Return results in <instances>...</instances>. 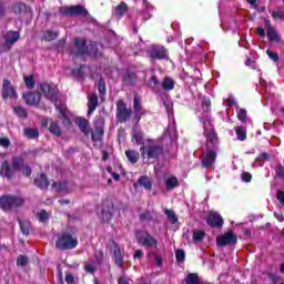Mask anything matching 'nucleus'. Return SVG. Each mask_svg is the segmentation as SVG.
Listing matches in <instances>:
<instances>
[{"instance_id":"nucleus-1","label":"nucleus","mask_w":284,"mask_h":284,"mask_svg":"<svg viewBox=\"0 0 284 284\" xmlns=\"http://www.w3.org/2000/svg\"><path fill=\"white\" fill-rule=\"evenodd\" d=\"M17 172H22L23 176H27V179L32 176V168H30V164L26 163V160L21 156L11 158V162L4 160L0 165V176H2V179L12 181Z\"/></svg>"},{"instance_id":"nucleus-2","label":"nucleus","mask_w":284,"mask_h":284,"mask_svg":"<svg viewBox=\"0 0 284 284\" xmlns=\"http://www.w3.org/2000/svg\"><path fill=\"white\" fill-rule=\"evenodd\" d=\"M70 54L72 57H92V59L99 58V48L97 43H90L88 47V40L83 38H75L74 39V47L70 49Z\"/></svg>"},{"instance_id":"nucleus-3","label":"nucleus","mask_w":284,"mask_h":284,"mask_svg":"<svg viewBox=\"0 0 284 284\" xmlns=\"http://www.w3.org/2000/svg\"><path fill=\"white\" fill-rule=\"evenodd\" d=\"M60 17H83L88 21H94V17L90 16V12L82 4H75L71 7H60Z\"/></svg>"},{"instance_id":"nucleus-4","label":"nucleus","mask_w":284,"mask_h":284,"mask_svg":"<svg viewBox=\"0 0 284 284\" xmlns=\"http://www.w3.org/2000/svg\"><path fill=\"white\" fill-rule=\"evenodd\" d=\"M79 245V240L68 231H63L58 234V240L55 241V248L60 252H65V250H74Z\"/></svg>"},{"instance_id":"nucleus-5","label":"nucleus","mask_w":284,"mask_h":284,"mask_svg":"<svg viewBox=\"0 0 284 284\" xmlns=\"http://www.w3.org/2000/svg\"><path fill=\"white\" fill-rule=\"evenodd\" d=\"M26 199H23L21 195L7 194L0 197V207L4 212H10V210L22 207Z\"/></svg>"},{"instance_id":"nucleus-6","label":"nucleus","mask_w":284,"mask_h":284,"mask_svg":"<svg viewBox=\"0 0 284 284\" xmlns=\"http://www.w3.org/2000/svg\"><path fill=\"white\" fill-rule=\"evenodd\" d=\"M142 159H154L159 161L160 156H163L164 149L161 144H149L140 148Z\"/></svg>"},{"instance_id":"nucleus-7","label":"nucleus","mask_w":284,"mask_h":284,"mask_svg":"<svg viewBox=\"0 0 284 284\" xmlns=\"http://www.w3.org/2000/svg\"><path fill=\"white\" fill-rule=\"evenodd\" d=\"M146 54L150 61H168L170 59V51L161 44H153L148 49Z\"/></svg>"},{"instance_id":"nucleus-8","label":"nucleus","mask_w":284,"mask_h":284,"mask_svg":"<svg viewBox=\"0 0 284 284\" xmlns=\"http://www.w3.org/2000/svg\"><path fill=\"white\" fill-rule=\"evenodd\" d=\"M115 116L118 123H125L132 119V109H128V103L123 100L116 102Z\"/></svg>"},{"instance_id":"nucleus-9","label":"nucleus","mask_w":284,"mask_h":284,"mask_svg":"<svg viewBox=\"0 0 284 284\" xmlns=\"http://www.w3.org/2000/svg\"><path fill=\"white\" fill-rule=\"evenodd\" d=\"M239 243V236L234 232L229 231L216 237L219 247H226V245L234 246Z\"/></svg>"},{"instance_id":"nucleus-10","label":"nucleus","mask_w":284,"mask_h":284,"mask_svg":"<svg viewBox=\"0 0 284 284\" xmlns=\"http://www.w3.org/2000/svg\"><path fill=\"white\" fill-rule=\"evenodd\" d=\"M1 97L3 101H8V99H19L17 88H14V85H12V82H10V80L8 79H4L2 81Z\"/></svg>"},{"instance_id":"nucleus-11","label":"nucleus","mask_w":284,"mask_h":284,"mask_svg":"<svg viewBox=\"0 0 284 284\" xmlns=\"http://www.w3.org/2000/svg\"><path fill=\"white\" fill-rule=\"evenodd\" d=\"M94 125V131H91V140L93 143H99V141L103 140V134H105V130L103 129L105 122L103 121V118L99 116L95 119Z\"/></svg>"},{"instance_id":"nucleus-12","label":"nucleus","mask_w":284,"mask_h":284,"mask_svg":"<svg viewBox=\"0 0 284 284\" xmlns=\"http://www.w3.org/2000/svg\"><path fill=\"white\" fill-rule=\"evenodd\" d=\"M102 223H110L112 216H114V203L111 200L102 201Z\"/></svg>"},{"instance_id":"nucleus-13","label":"nucleus","mask_w":284,"mask_h":284,"mask_svg":"<svg viewBox=\"0 0 284 284\" xmlns=\"http://www.w3.org/2000/svg\"><path fill=\"white\" fill-rule=\"evenodd\" d=\"M203 136L206 139V149L219 150V133L216 131H203Z\"/></svg>"},{"instance_id":"nucleus-14","label":"nucleus","mask_w":284,"mask_h":284,"mask_svg":"<svg viewBox=\"0 0 284 284\" xmlns=\"http://www.w3.org/2000/svg\"><path fill=\"white\" fill-rule=\"evenodd\" d=\"M216 152H219V149L206 148V153L202 158V168H212L216 163V156H219Z\"/></svg>"},{"instance_id":"nucleus-15","label":"nucleus","mask_w":284,"mask_h":284,"mask_svg":"<svg viewBox=\"0 0 284 284\" xmlns=\"http://www.w3.org/2000/svg\"><path fill=\"white\" fill-rule=\"evenodd\" d=\"M225 221L223 220V216L216 212H210L209 215L206 216V224L210 227H214L217 230H221L223 227Z\"/></svg>"},{"instance_id":"nucleus-16","label":"nucleus","mask_w":284,"mask_h":284,"mask_svg":"<svg viewBox=\"0 0 284 284\" xmlns=\"http://www.w3.org/2000/svg\"><path fill=\"white\" fill-rule=\"evenodd\" d=\"M264 28L266 30L268 41L272 43H278V41H281V37L276 32V29L272 26V22L267 18L264 19Z\"/></svg>"},{"instance_id":"nucleus-17","label":"nucleus","mask_w":284,"mask_h":284,"mask_svg":"<svg viewBox=\"0 0 284 284\" xmlns=\"http://www.w3.org/2000/svg\"><path fill=\"white\" fill-rule=\"evenodd\" d=\"M22 99H23L26 105H33L37 108L39 105V103H41V93L28 91L22 94Z\"/></svg>"},{"instance_id":"nucleus-18","label":"nucleus","mask_w":284,"mask_h":284,"mask_svg":"<svg viewBox=\"0 0 284 284\" xmlns=\"http://www.w3.org/2000/svg\"><path fill=\"white\" fill-rule=\"evenodd\" d=\"M40 91L49 99V101H57V88L50 85L47 82L40 83Z\"/></svg>"},{"instance_id":"nucleus-19","label":"nucleus","mask_w":284,"mask_h":284,"mask_svg":"<svg viewBox=\"0 0 284 284\" xmlns=\"http://www.w3.org/2000/svg\"><path fill=\"white\" fill-rule=\"evenodd\" d=\"M138 241L144 247H159V241H156V239H154L149 232L139 236Z\"/></svg>"},{"instance_id":"nucleus-20","label":"nucleus","mask_w":284,"mask_h":284,"mask_svg":"<svg viewBox=\"0 0 284 284\" xmlns=\"http://www.w3.org/2000/svg\"><path fill=\"white\" fill-rule=\"evenodd\" d=\"M113 243V261L114 264L120 267L122 270L123 267V263H125V261L123 260V253H121V246H119V244H116V242H114V240H112Z\"/></svg>"},{"instance_id":"nucleus-21","label":"nucleus","mask_w":284,"mask_h":284,"mask_svg":"<svg viewBox=\"0 0 284 284\" xmlns=\"http://www.w3.org/2000/svg\"><path fill=\"white\" fill-rule=\"evenodd\" d=\"M75 124L78 125L82 134H84V136H88L90 134V122H88V119L78 116L75 118Z\"/></svg>"},{"instance_id":"nucleus-22","label":"nucleus","mask_w":284,"mask_h":284,"mask_svg":"<svg viewBox=\"0 0 284 284\" xmlns=\"http://www.w3.org/2000/svg\"><path fill=\"white\" fill-rule=\"evenodd\" d=\"M123 83L130 88H134L139 83V77L134 72L126 71L123 74Z\"/></svg>"},{"instance_id":"nucleus-23","label":"nucleus","mask_w":284,"mask_h":284,"mask_svg":"<svg viewBox=\"0 0 284 284\" xmlns=\"http://www.w3.org/2000/svg\"><path fill=\"white\" fill-rule=\"evenodd\" d=\"M33 183L39 190H48L50 187V181L45 173H41L39 178H36Z\"/></svg>"},{"instance_id":"nucleus-24","label":"nucleus","mask_w":284,"mask_h":284,"mask_svg":"<svg viewBox=\"0 0 284 284\" xmlns=\"http://www.w3.org/2000/svg\"><path fill=\"white\" fill-rule=\"evenodd\" d=\"M99 106V95L97 93H91L88 102V115L94 114V110Z\"/></svg>"},{"instance_id":"nucleus-25","label":"nucleus","mask_w":284,"mask_h":284,"mask_svg":"<svg viewBox=\"0 0 284 284\" xmlns=\"http://www.w3.org/2000/svg\"><path fill=\"white\" fill-rule=\"evenodd\" d=\"M11 9L16 14H28V10H30L26 2H14Z\"/></svg>"},{"instance_id":"nucleus-26","label":"nucleus","mask_w":284,"mask_h":284,"mask_svg":"<svg viewBox=\"0 0 284 284\" xmlns=\"http://www.w3.org/2000/svg\"><path fill=\"white\" fill-rule=\"evenodd\" d=\"M133 112L134 114H148V111L143 109V105L141 104V97L134 95L133 98Z\"/></svg>"},{"instance_id":"nucleus-27","label":"nucleus","mask_w":284,"mask_h":284,"mask_svg":"<svg viewBox=\"0 0 284 284\" xmlns=\"http://www.w3.org/2000/svg\"><path fill=\"white\" fill-rule=\"evenodd\" d=\"M138 184L141 187H144V190H146L148 192H150V190H152V179L148 175H142L138 179Z\"/></svg>"},{"instance_id":"nucleus-28","label":"nucleus","mask_w":284,"mask_h":284,"mask_svg":"<svg viewBox=\"0 0 284 284\" xmlns=\"http://www.w3.org/2000/svg\"><path fill=\"white\" fill-rule=\"evenodd\" d=\"M184 282L186 284H205V282L201 281L199 273H189L185 276Z\"/></svg>"},{"instance_id":"nucleus-29","label":"nucleus","mask_w":284,"mask_h":284,"mask_svg":"<svg viewBox=\"0 0 284 284\" xmlns=\"http://www.w3.org/2000/svg\"><path fill=\"white\" fill-rule=\"evenodd\" d=\"M19 39H21V33H19V31H9L4 37L6 43H11V44L17 43Z\"/></svg>"},{"instance_id":"nucleus-30","label":"nucleus","mask_w":284,"mask_h":284,"mask_svg":"<svg viewBox=\"0 0 284 284\" xmlns=\"http://www.w3.org/2000/svg\"><path fill=\"white\" fill-rule=\"evenodd\" d=\"M18 223L23 236H30V221L18 217Z\"/></svg>"},{"instance_id":"nucleus-31","label":"nucleus","mask_w":284,"mask_h":284,"mask_svg":"<svg viewBox=\"0 0 284 284\" xmlns=\"http://www.w3.org/2000/svg\"><path fill=\"white\" fill-rule=\"evenodd\" d=\"M164 184L166 190H174L175 187H179V178L178 176H169L164 180Z\"/></svg>"},{"instance_id":"nucleus-32","label":"nucleus","mask_w":284,"mask_h":284,"mask_svg":"<svg viewBox=\"0 0 284 284\" xmlns=\"http://www.w3.org/2000/svg\"><path fill=\"white\" fill-rule=\"evenodd\" d=\"M174 85H176V82L170 77H165L162 81V88L166 92H172V90H174Z\"/></svg>"},{"instance_id":"nucleus-33","label":"nucleus","mask_w":284,"mask_h":284,"mask_svg":"<svg viewBox=\"0 0 284 284\" xmlns=\"http://www.w3.org/2000/svg\"><path fill=\"white\" fill-rule=\"evenodd\" d=\"M129 10H130V7H128V3L121 2L120 4H118L115 7L114 12H115L116 17L121 18V17H125V14H128Z\"/></svg>"},{"instance_id":"nucleus-34","label":"nucleus","mask_w":284,"mask_h":284,"mask_svg":"<svg viewBox=\"0 0 284 284\" xmlns=\"http://www.w3.org/2000/svg\"><path fill=\"white\" fill-rule=\"evenodd\" d=\"M164 214H165L168 221H170V223H172V225H176V223H179V216L176 215L174 210L164 209Z\"/></svg>"},{"instance_id":"nucleus-35","label":"nucleus","mask_w":284,"mask_h":284,"mask_svg":"<svg viewBox=\"0 0 284 284\" xmlns=\"http://www.w3.org/2000/svg\"><path fill=\"white\" fill-rule=\"evenodd\" d=\"M97 85H98L100 98L103 99V97L108 94V88L105 87V80L103 79V77L100 75Z\"/></svg>"},{"instance_id":"nucleus-36","label":"nucleus","mask_w":284,"mask_h":284,"mask_svg":"<svg viewBox=\"0 0 284 284\" xmlns=\"http://www.w3.org/2000/svg\"><path fill=\"white\" fill-rule=\"evenodd\" d=\"M125 156L128 159V161H130V163H138L139 159L141 156V154H139V152L134 151V150H128L125 151Z\"/></svg>"},{"instance_id":"nucleus-37","label":"nucleus","mask_w":284,"mask_h":284,"mask_svg":"<svg viewBox=\"0 0 284 284\" xmlns=\"http://www.w3.org/2000/svg\"><path fill=\"white\" fill-rule=\"evenodd\" d=\"M52 187H55L58 192H65L68 194L70 192V186L68 185V181L54 182Z\"/></svg>"},{"instance_id":"nucleus-38","label":"nucleus","mask_w":284,"mask_h":284,"mask_svg":"<svg viewBox=\"0 0 284 284\" xmlns=\"http://www.w3.org/2000/svg\"><path fill=\"white\" fill-rule=\"evenodd\" d=\"M234 130L237 141H245V139H247V129L245 126H235Z\"/></svg>"},{"instance_id":"nucleus-39","label":"nucleus","mask_w":284,"mask_h":284,"mask_svg":"<svg viewBox=\"0 0 284 284\" xmlns=\"http://www.w3.org/2000/svg\"><path fill=\"white\" fill-rule=\"evenodd\" d=\"M59 37V31H52V30H47L43 33V41H54V39H58Z\"/></svg>"},{"instance_id":"nucleus-40","label":"nucleus","mask_w":284,"mask_h":284,"mask_svg":"<svg viewBox=\"0 0 284 284\" xmlns=\"http://www.w3.org/2000/svg\"><path fill=\"white\" fill-rule=\"evenodd\" d=\"M13 112L19 119H28V110L21 105L13 106Z\"/></svg>"},{"instance_id":"nucleus-41","label":"nucleus","mask_w":284,"mask_h":284,"mask_svg":"<svg viewBox=\"0 0 284 284\" xmlns=\"http://www.w3.org/2000/svg\"><path fill=\"white\" fill-rule=\"evenodd\" d=\"M205 239V231L203 230H194L193 231V242L201 243Z\"/></svg>"},{"instance_id":"nucleus-42","label":"nucleus","mask_w":284,"mask_h":284,"mask_svg":"<svg viewBox=\"0 0 284 284\" xmlns=\"http://www.w3.org/2000/svg\"><path fill=\"white\" fill-rule=\"evenodd\" d=\"M87 68L85 64H80L79 67L72 69L71 74L75 79H83V69Z\"/></svg>"},{"instance_id":"nucleus-43","label":"nucleus","mask_w":284,"mask_h":284,"mask_svg":"<svg viewBox=\"0 0 284 284\" xmlns=\"http://www.w3.org/2000/svg\"><path fill=\"white\" fill-rule=\"evenodd\" d=\"M49 132L54 136H61L62 134L61 126H59L57 122H51L49 126Z\"/></svg>"},{"instance_id":"nucleus-44","label":"nucleus","mask_w":284,"mask_h":284,"mask_svg":"<svg viewBox=\"0 0 284 284\" xmlns=\"http://www.w3.org/2000/svg\"><path fill=\"white\" fill-rule=\"evenodd\" d=\"M24 136H27L28 139H39V129H24Z\"/></svg>"},{"instance_id":"nucleus-45","label":"nucleus","mask_w":284,"mask_h":284,"mask_svg":"<svg viewBox=\"0 0 284 284\" xmlns=\"http://www.w3.org/2000/svg\"><path fill=\"white\" fill-rule=\"evenodd\" d=\"M132 138L138 145H145V140L143 139V132L134 130Z\"/></svg>"},{"instance_id":"nucleus-46","label":"nucleus","mask_w":284,"mask_h":284,"mask_svg":"<svg viewBox=\"0 0 284 284\" xmlns=\"http://www.w3.org/2000/svg\"><path fill=\"white\" fill-rule=\"evenodd\" d=\"M161 82L159 81V78L156 77V74H152L151 78L149 79L148 85L149 88H151V90H156V87Z\"/></svg>"},{"instance_id":"nucleus-47","label":"nucleus","mask_w":284,"mask_h":284,"mask_svg":"<svg viewBox=\"0 0 284 284\" xmlns=\"http://www.w3.org/2000/svg\"><path fill=\"white\" fill-rule=\"evenodd\" d=\"M24 84L28 90H32L34 88V75H27L23 78Z\"/></svg>"},{"instance_id":"nucleus-48","label":"nucleus","mask_w":284,"mask_h":284,"mask_svg":"<svg viewBox=\"0 0 284 284\" xmlns=\"http://www.w3.org/2000/svg\"><path fill=\"white\" fill-rule=\"evenodd\" d=\"M30 263V260L26 255H19L17 258V265L18 267H26Z\"/></svg>"},{"instance_id":"nucleus-49","label":"nucleus","mask_w":284,"mask_h":284,"mask_svg":"<svg viewBox=\"0 0 284 284\" xmlns=\"http://www.w3.org/2000/svg\"><path fill=\"white\" fill-rule=\"evenodd\" d=\"M211 108H212V101L210 100V98L204 97L202 99V109H203V111L207 112Z\"/></svg>"},{"instance_id":"nucleus-50","label":"nucleus","mask_w":284,"mask_h":284,"mask_svg":"<svg viewBox=\"0 0 284 284\" xmlns=\"http://www.w3.org/2000/svg\"><path fill=\"white\" fill-rule=\"evenodd\" d=\"M270 159H272V155L267 152H262L257 155V158L255 159V161L265 163V161H268Z\"/></svg>"},{"instance_id":"nucleus-51","label":"nucleus","mask_w":284,"mask_h":284,"mask_svg":"<svg viewBox=\"0 0 284 284\" xmlns=\"http://www.w3.org/2000/svg\"><path fill=\"white\" fill-rule=\"evenodd\" d=\"M175 258L178 263H183L185 261V251L179 248L175 251Z\"/></svg>"},{"instance_id":"nucleus-52","label":"nucleus","mask_w":284,"mask_h":284,"mask_svg":"<svg viewBox=\"0 0 284 284\" xmlns=\"http://www.w3.org/2000/svg\"><path fill=\"white\" fill-rule=\"evenodd\" d=\"M275 174L277 179H282L284 181V168L283 164L278 163L275 168Z\"/></svg>"},{"instance_id":"nucleus-53","label":"nucleus","mask_w":284,"mask_h":284,"mask_svg":"<svg viewBox=\"0 0 284 284\" xmlns=\"http://www.w3.org/2000/svg\"><path fill=\"white\" fill-rule=\"evenodd\" d=\"M237 119L239 121H241L242 123H245V121H247V110L245 109H240L239 113H237Z\"/></svg>"},{"instance_id":"nucleus-54","label":"nucleus","mask_w":284,"mask_h":284,"mask_svg":"<svg viewBox=\"0 0 284 284\" xmlns=\"http://www.w3.org/2000/svg\"><path fill=\"white\" fill-rule=\"evenodd\" d=\"M40 223H45L49 219L50 215H48V212L45 210H41L38 214Z\"/></svg>"},{"instance_id":"nucleus-55","label":"nucleus","mask_w":284,"mask_h":284,"mask_svg":"<svg viewBox=\"0 0 284 284\" xmlns=\"http://www.w3.org/2000/svg\"><path fill=\"white\" fill-rule=\"evenodd\" d=\"M271 17L273 19H280V21H284V10H280V11H273L271 13Z\"/></svg>"},{"instance_id":"nucleus-56","label":"nucleus","mask_w":284,"mask_h":284,"mask_svg":"<svg viewBox=\"0 0 284 284\" xmlns=\"http://www.w3.org/2000/svg\"><path fill=\"white\" fill-rule=\"evenodd\" d=\"M84 271H85L88 274H94V272H97V268L94 267V264H93V263H85V264H84Z\"/></svg>"},{"instance_id":"nucleus-57","label":"nucleus","mask_w":284,"mask_h":284,"mask_svg":"<svg viewBox=\"0 0 284 284\" xmlns=\"http://www.w3.org/2000/svg\"><path fill=\"white\" fill-rule=\"evenodd\" d=\"M266 54H267V57L271 59V61H274V62H276V61H278V53H276V52H274V51H272V50H270V49H267L266 50Z\"/></svg>"},{"instance_id":"nucleus-58","label":"nucleus","mask_w":284,"mask_h":284,"mask_svg":"<svg viewBox=\"0 0 284 284\" xmlns=\"http://www.w3.org/2000/svg\"><path fill=\"white\" fill-rule=\"evenodd\" d=\"M140 221H152V213L150 211L141 213Z\"/></svg>"},{"instance_id":"nucleus-59","label":"nucleus","mask_w":284,"mask_h":284,"mask_svg":"<svg viewBox=\"0 0 284 284\" xmlns=\"http://www.w3.org/2000/svg\"><path fill=\"white\" fill-rule=\"evenodd\" d=\"M241 179L244 181V183H250L252 181V173L243 171Z\"/></svg>"},{"instance_id":"nucleus-60","label":"nucleus","mask_w":284,"mask_h":284,"mask_svg":"<svg viewBox=\"0 0 284 284\" xmlns=\"http://www.w3.org/2000/svg\"><path fill=\"white\" fill-rule=\"evenodd\" d=\"M244 63H245V65H247L248 68H252L253 70H256V61H254V60L247 58Z\"/></svg>"},{"instance_id":"nucleus-61","label":"nucleus","mask_w":284,"mask_h":284,"mask_svg":"<svg viewBox=\"0 0 284 284\" xmlns=\"http://www.w3.org/2000/svg\"><path fill=\"white\" fill-rule=\"evenodd\" d=\"M57 110H58L60 116H65V114H68L65 105H63V104L58 105Z\"/></svg>"},{"instance_id":"nucleus-62","label":"nucleus","mask_w":284,"mask_h":284,"mask_svg":"<svg viewBox=\"0 0 284 284\" xmlns=\"http://www.w3.org/2000/svg\"><path fill=\"white\" fill-rule=\"evenodd\" d=\"M0 145H1V148H8L9 145H11L10 139L0 138Z\"/></svg>"},{"instance_id":"nucleus-63","label":"nucleus","mask_w":284,"mask_h":284,"mask_svg":"<svg viewBox=\"0 0 284 284\" xmlns=\"http://www.w3.org/2000/svg\"><path fill=\"white\" fill-rule=\"evenodd\" d=\"M276 199L281 203V205L284 206V191H277L276 192Z\"/></svg>"},{"instance_id":"nucleus-64","label":"nucleus","mask_w":284,"mask_h":284,"mask_svg":"<svg viewBox=\"0 0 284 284\" xmlns=\"http://www.w3.org/2000/svg\"><path fill=\"white\" fill-rule=\"evenodd\" d=\"M65 283L74 284V275H72V273H67L65 274Z\"/></svg>"}]
</instances>
